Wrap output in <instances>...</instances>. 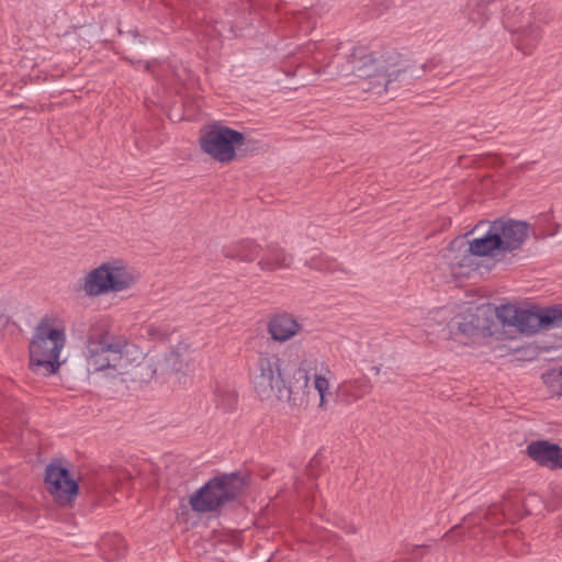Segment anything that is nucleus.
Wrapping results in <instances>:
<instances>
[{"label": "nucleus", "mask_w": 562, "mask_h": 562, "mask_svg": "<svg viewBox=\"0 0 562 562\" xmlns=\"http://www.w3.org/2000/svg\"><path fill=\"white\" fill-rule=\"evenodd\" d=\"M280 357L268 350H259L250 370L251 383L261 401L277 396L285 400L291 407L306 406L310 395V375L304 361L284 376Z\"/></svg>", "instance_id": "1"}, {"label": "nucleus", "mask_w": 562, "mask_h": 562, "mask_svg": "<svg viewBox=\"0 0 562 562\" xmlns=\"http://www.w3.org/2000/svg\"><path fill=\"white\" fill-rule=\"evenodd\" d=\"M398 56L371 52L366 46H355L346 60L338 66L337 76L349 78L348 85H361L363 91L386 90L403 72Z\"/></svg>", "instance_id": "2"}, {"label": "nucleus", "mask_w": 562, "mask_h": 562, "mask_svg": "<svg viewBox=\"0 0 562 562\" xmlns=\"http://www.w3.org/2000/svg\"><path fill=\"white\" fill-rule=\"evenodd\" d=\"M127 346L124 337L111 334L106 321L94 322L87 336L88 367L93 371L112 369L122 372L126 368L123 355Z\"/></svg>", "instance_id": "3"}, {"label": "nucleus", "mask_w": 562, "mask_h": 562, "mask_svg": "<svg viewBox=\"0 0 562 562\" xmlns=\"http://www.w3.org/2000/svg\"><path fill=\"white\" fill-rule=\"evenodd\" d=\"M55 319L44 316L35 327L30 342V369L34 373L50 375L60 367L59 355L66 344L65 328L54 327Z\"/></svg>", "instance_id": "4"}, {"label": "nucleus", "mask_w": 562, "mask_h": 562, "mask_svg": "<svg viewBox=\"0 0 562 562\" xmlns=\"http://www.w3.org/2000/svg\"><path fill=\"white\" fill-rule=\"evenodd\" d=\"M240 490L236 474H223L209 480L190 497V506L196 513H209L234 501Z\"/></svg>", "instance_id": "5"}, {"label": "nucleus", "mask_w": 562, "mask_h": 562, "mask_svg": "<svg viewBox=\"0 0 562 562\" xmlns=\"http://www.w3.org/2000/svg\"><path fill=\"white\" fill-rule=\"evenodd\" d=\"M245 135L220 123L201 130L200 147L218 162H231L236 156V147L244 145Z\"/></svg>", "instance_id": "6"}, {"label": "nucleus", "mask_w": 562, "mask_h": 562, "mask_svg": "<svg viewBox=\"0 0 562 562\" xmlns=\"http://www.w3.org/2000/svg\"><path fill=\"white\" fill-rule=\"evenodd\" d=\"M497 314L504 324L517 327L520 333L535 334L542 328H553L552 306L531 311L502 305Z\"/></svg>", "instance_id": "7"}, {"label": "nucleus", "mask_w": 562, "mask_h": 562, "mask_svg": "<svg viewBox=\"0 0 562 562\" xmlns=\"http://www.w3.org/2000/svg\"><path fill=\"white\" fill-rule=\"evenodd\" d=\"M45 484L48 493L60 506H70L78 495V483L69 471L58 463H50L46 468Z\"/></svg>", "instance_id": "8"}, {"label": "nucleus", "mask_w": 562, "mask_h": 562, "mask_svg": "<svg viewBox=\"0 0 562 562\" xmlns=\"http://www.w3.org/2000/svg\"><path fill=\"white\" fill-rule=\"evenodd\" d=\"M501 240V252H513L522 247L532 228L529 223L509 217H501L492 222Z\"/></svg>", "instance_id": "9"}, {"label": "nucleus", "mask_w": 562, "mask_h": 562, "mask_svg": "<svg viewBox=\"0 0 562 562\" xmlns=\"http://www.w3.org/2000/svg\"><path fill=\"white\" fill-rule=\"evenodd\" d=\"M526 453L542 468L562 469V447L558 443L548 440H535L527 446Z\"/></svg>", "instance_id": "10"}, {"label": "nucleus", "mask_w": 562, "mask_h": 562, "mask_svg": "<svg viewBox=\"0 0 562 562\" xmlns=\"http://www.w3.org/2000/svg\"><path fill=\"white\" fill-rule=\"evenodd\" d=\"M108 274L110 290L113 293L131 289L138 281V274L121 259L103 262Z\"/></svg>", "instance_id": "11"}, {"label": "nucleus", "mask_w": 562, "mask_h": 562, "mask_svg": "<svg viewBox=\"0 0 562 562\" xmlns=\"http://www.w3.org/2000/svg\"><path fill=\"white\" fill-rule=\"evenodd\" d=\"M302 325L293 315L286 312L273 314L267 324V330L272 340L285 342L297 335Z\"/></svg>", "instance_id": "12"}, {"label": "nucleus", "mask_w": 562, "mask_h": 562, "mask_svg": "<svg viewBox=\"0 0 562 562\" xmlns=\"http://www.w3.org/2000/svg\"><path fill=\"white\" fill-rule=\"evenodd\" d=\"M293 256L278 244H268L257 266L261 271L273 272L291 268Z\"/></svg>", "instance_id": "13"}, {"label": "nucleus", "mask_w": 562, "mask_h": 562, "mask_svg": "<svg viewBox=\"0 0 562 562\" xmlns=\"http://www.w3.org/2000/svg\"><path fill=\"white\" fill-rule=\"evenodd\" d=\"M262 248L254 239H241L225 246L222 254L225 258L239 262H254L259 258Z\"/></svg>", "instance_id": "14"}, {"label": "nucleus", "mask_w": 562, "mask_h": 562, "mask_svg": "<svg viewBox=\"0 0 562 562\" xmlns=\"http://www.w3.org/2000/svg\"><path fill=\"white\" fill-rule=\"evenodd\" d=\"M373 385L367 375L342 381L337 395L346 403H355L372 392Z\"/></svg>", "instance_id": "15"}, {"label": "nucleus", "mask_w": 562, "mask_h": 562, "mask_svg": "<svg viewBox=\"0 0 562 562\" xmlns=\"http://www.w3.org/2000/svg\"><path fill=\"white\" fill-rule=\"evenodd\" d=\"M81 290L90 297L111 293L104 263H101L86 274L81 283Z\"/></svg>", "instance_id": "16"}, {"label": "nucleus", "mask_w": 562, "mask_h": 562, "mask_svg": "<svg viewBox=\"0 0 562 562\" xmlns=\"http://www.w3.org/2000/svg\"><path fill=\"white\" fill-rule=\"evenodd\" d=\"M467 251L477 257L490 256L494 251L501 252L499 236L496 235L492 223L490 224V228L483 237L474 238L469 243Z\"/></svg>", "instance_id": "17"}, {"label": "nucleus", "mask_w": 562, "mask_h": 562, "mask_svg": "<svg viewBox=\"0 0 562 562\" xmlns=\"http://www.w3.org/2000/svg\"><path fill=\"white\" fill-rule=\"evenodd\" d=\"M99 547L103 558L108 561L116 560L125 553V541L119 535L103 537Z\"/></svg>", "instance_id": "18"}, {"label": "nucleus", "mask_w": 562, "mask_h": 562, "mask_svg": "<svg viewBox=\"0 0 562 562\" xmlns=\"http://www.w3.org/2000/svg\"><path fill=\"white\" fill-rule=\"evenodd\" d=\"M188 350L187 345H179L166 356L165 362L168 369L173 372H181L189 364L188 357L184 355Z\"/></svg>", "instance_id": "19"}, {"label": "nucleus", "mask_w": 562, "mask_h": 562, "mask_svg": "<svg viewBox=\"0 0 562 562\" xmlns=\"http://www.w3.org/2000/svg\"><path fill=\"white\" fill-rule=\"evenodd\" d=\"M146 335L151 340H166L175 328L165 322H151L144 327Z\"/></svg>", "instance_id": "20"}, {"label": "nucleus", "mask_w": 562, "mask_h": 562, "mask_svg": "<svg viewBox=\"0 0 562 562\" xmlns=\"http://www.w3.org/2000/svg\"><path fill=\"white\" fill-rule=\"evenodd\" d=\"M540 40V33L538 30H531L529 34H524L517 38V48L522 52L524 55H530Z\"/></svg>", "instance_id": "21"}, {"label": "nucleus", "mask_w": 562, "mask_h": 562, "mask_svg": "<svg viewBox=\"0 0 562 562\" xmlns=\"http://www.w3.org/2000/svg\"><path fill=\"white\" fill-rule=\"evenodd\" d=\"M543 382L550 389L551 393L561 395L562 391V368L560 370H550L542 374Z\"/></svg>", "instance_id": "22"}, {"label": "nucleus", "mask_w": 562, "mask_h": 562, "mask_svg": "<svg viewBox=\"0 0 562 562\" xmlns=\"http://www.w3.org/2000/svg\"><path fill=\"white\" fill-rule=\"evenodd\" d=\"M293 20L299 25V30L307 34L314 29L315 21L312 19L308 10L299 11L293 14Z\"/></svg>", "instance_id": "23"}, {"label": "nucleus", "mask_w": 562, "mask_h": 562, "mask_svg": "<svg viewBox=\"0 0 562 562\" xmlns=\"http://www.w3.org/2000/svg\"><path fill=\"white\" fill-rule=\"evenodd\" d=\"M459 329L468 336H473L480 329L479 317L472 314L464 317V322L459 324Z\"/></svg>", "instance_id": "24"}, {"label": "nucleus", "mask_w": 562, "mask_h": 562, "mask_svg": "<svg viewBox=\"0 0 562 562\" xmlns=\"http://www.w3.org/2000/svg\"><path fill=\"white\" fill-rule=\"evenodd\" d=\"M314 387L318 394L322 393H330L329 392V380L325 374H315L314 375Z\"/></svg>", "instance_id": "25"}, {"label": "nucleus", "mask_w": 562, "mask_h": 562, "mask_svg": "<svg viewBox=\"0 0 562 562\" xmlns=\"http://www.w3.org/2000/svg\"><path fill=\"white\" fill-rule=\"evenodd\" d=\"M553 328L562 327V304L552 306Z\"/></svg>", "instance_id": "26"}, {"label": "nucleus", "mask_w": 562, "mask_h": 562, "mask_svg": "<svg viewBox=\"0 0 562 562\" xmlns=\"http://www.w3.org/2000/svg\"><path fill=\"white\" fill-rule=\"evenodd\" d=\"M463 527L454 526L449 531L443 535V539L451 540L452 538L459 537L461 535Z\"/></svg>", "instance_id": "27"}, {"label": "nucleus", "mask_w": 562, "mask_h": 562, "mask_svg": "<svg viewBox=\"0 0 562 562\" xmlns=\"http://www.w3.org/2000/svg\"><path fill=\"white\" fill-rule=\"evenodd\" d=\"M330 393H322V394H318L319 395V403H318V408L322 409V411H326L327 409V404H328V395Z\"/></svg>", "instance_id": "28"}, {"label": "nucleus", "mask_w": 562, "mask_h": 562, "mask_svg": "<svg viewBox=\"0 0 562 562\" xmlns=\"http://www.w3.org/2000/svg\"><path fill=\"white\" fill-rule=\"evenodd\" d=\"M423 546H406L403 553L414 555V552Z\"/></svg>", "instance_id": "29"}, {"label": "nucleus", "mask_w": 562, "mask_h": 562, "mask_svg": "<svg viewBox=\"0 0 562 562\" xmlns=\"http://www.w3.org/2000/svg\"><path fill=\"white\" fill-rule=\"evenodd\" d=\"M324 370H325L326 373H330V370H329L328 367H326Z\"/></svg>", "instance_id": "30"}]
</instances>
